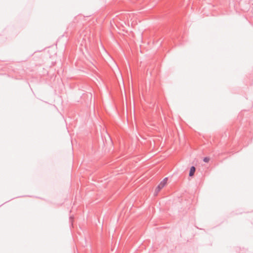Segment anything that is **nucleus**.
I'll list each match as a JSON object with an SVG mask.
<instances>
[{
  "label": "nucleus",
  "instance_id": "obj_1",
  "mask_svg": "<svg viewBox=\"0 0 253 253\" xmlns=\"http://www.w3.org/2000/svg\"><path fill=\"white\" fill-rule=\"evenodd\" d=\"M168 178H166L164 179L158 185V187L160 188V189H162L167 184Z\"/></svg>",
  "mask_w": 253,
  "mask_h": 253
},
{
  "label": "nucleus",
  "instance_id": "obj_2",
  "mask_svg": "<svg viewBox=\"0 0 253 253\" xmlns=\"http://www.w3.org/2000/svg\"><path fill=\"white\" fill-rule=\"evenodd\" d=\"M168 178H166L164 179L158 185V187L160 188V189H162L167 184Z\"/></svg>",
  "mask_w": 253,
  "mask_h": 253
},
{
  "label": "nucleus",
  "instance_id": "obj_3",
  "mask_svg": "<svg viewBox=\"0 0 253 253\" xmlns=\"http://www.w3.org/2000/svg\"><path fill=\"white\" fill-rule=\"evenodd\" d=\"M195 168L194 167H192L190 168V172H189V176H193L194 174V173L195 172Z\"/></svg>",
  "mask_w": 253,
  "mask_h": 253
},
{
  "label": "nucleus",
  "instance_id": "obj_4",
  "mask_svg": "<svg viewBox=\"0 0 253 253\" xmlns=\"http://www.w3.org/2000/svg\"><path fill=\"white\" fill-rule=\"evenodd\" d=\"M161 190V189H160V188H159L158 186H157L155 189V195H157Z\"/></svg>",
  "mask_w": 253,
  "mask_h": 253
},
{
  "label": "nucleus",
  "instance_id": "obj_5",
  "mask_svg": "<svg viewBox=\"0 0 253 253\" xmlns=\"http://www.w3.org/2000/svg\"><path fill=\"white\" fill-rule=\"evenodd\" d=\"M203 160L205 163H208L210 161V158L205 157V158H204Z\"/></svg>",
  "mask_w": 253,
  "mask_h": 253
}]
</instances>
